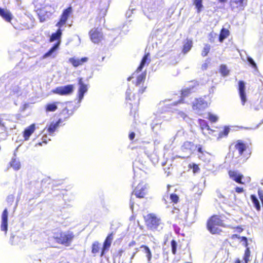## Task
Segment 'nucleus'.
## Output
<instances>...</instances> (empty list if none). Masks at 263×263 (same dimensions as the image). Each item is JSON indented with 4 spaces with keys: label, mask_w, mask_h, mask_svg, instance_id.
I'll use <instances>...</instances> for the list:
<instances>
[{
    "label": "nucleus",
    "mask_w": 263,
    "mask_h": 263,
    "mask_svg": "<svg viewBox=\"0 0 263 263\" xmlns=\"http://www.w3.org/2000/svg\"><path fill=\"white\" fill-rule=\"evenodd\" d=\"M72 12L71 7H69L67 9H65L60 19V21L57 24L56 26L59 27V28H61L62 26L64 25L68 18L70 14Z\"/></svg>",
    "instance_id": "f8f14e48"
},
{
    "label": "nucleus",
    "mask_w": 263,
    "mask_h": 263,
    "mask_svg": "<svg viewBox=\"0 0 263 263\" xmlns=\"http://www.w3.org/2000/svg\"><path fill=\"white\" fill-rule=\"evenodd\" d=\"M147 185L146 184H139L134 191L137 197L143 198L146 193Z\"/></svg>",
    "instance_id": "2eb2a0df"
},
{
    "label": "nucleus",
    "mask_w": 263,
    "mask_h": 263,
    "mask_svg": "<svg viewBox=\"0 0 263 263\" xmlns=\"http://www.w3.org/2000/svg\"><path fill=\"white\" fill-rule=\"evenodd\" d=\"M248 61L253 67L256 68V63L251 57H248Z\"/></svg>",
    "instance_id": "3c124183"
},
{
    "label": "nucleus",
    "mask_w": 263,
    "mask_h": 263,
    "mask_svg": "<svg viewBox=\"0 0 263 263\" xmlns=\"http://www.w3.org/2000/svg\"><path fill=\"white\" fill-rule=\"evenodd\" d=\"M208 223H211L213 225H216L217 226H222L223 222L217 216H214L211 218L208 221Z\"/></svg>",
    "instance_id": "cd10ccee"
},
{
    "label": "nucleus",
    "mask_w": 263,
    "mask_h": 263,
    "mask_svg": "<svg viewBox=\"0 0 263 263\" xmlns=\"http://www.w3.org/2000/svg\"><path fill=\"white\" fill-rule=\"evenodd\" d=\"M207 227L209 231L212 234H218L221 231V230L218 228V226L213 225L211 223H208Z\"/></svg>",
    "instance_id": "7c9ffc66"
},
{
    "label": "nucleus",
    "mask_w": 263,
    "mask_h": 263,
    "mask_svg": "<svg viewBox=\"0 0 263 263\" xmlns=\"http://www.w3.org/2000/svg\"><path fill=\"white\" fill-rule=\"evenodd\" d=\"M135 137V134L134 132H132L129 135V138L130 140H132L134 139Z\"/></svg>",
    "instance_id": "13d9d810"
},
{
    "label": "nucleus",
    "mask_w": 263,
    "mask_h": 263,
    "mask_svg": "<svg viewBox=\"0 0 263 263\" xmlns=\"http://www.w3.org/2000/svg\"><path fill=\"white\" fill-rule=\"evenodd\" d=\"M235 147L236 149L238 151L240 155H241L247 148L246 145L240 141H238V142L235 144Z\"/></svg>",
    "instance_id": "c85d7f7f"
},
{
    "label": "nucleus",
    "mask_w": 263,
    "mask_h": 263,
    "mask_svg": "<svg viewBox=\"0 0 263 263\" xmlns=\"http://www.w3.org/2000/svg\"><path fill=\"white\" fill-rule=\"evenodd\" d=\"M220 72L223 76H226L229 74V70L227 69V67L224 65H222L220 66Z\"/></svg>",
    "instance_id": "a18cd8bd"
},
{
    "label": "nucleus",
    "mask_w": 263,
    "mask_h": 263,
    "mask_svg": "<svg viewBox=\"0 0 263 263\" xmlns=\"http://www.w3.org/2000/svg\"><path fill=\"white\" fill-rule=\"evenodd\" d=\"M79 85L80 86L79 91H78V96H79V102L80 103L83 98L84 95L87 91V85H85L82 81V78H80L79 80Z\"/></svg>",
    "instance_id": "dca6fc26"
},
{
    "label": "nucleus",
    "mask_w": 263,
    "mask_h": 263,
    "mask_svg": "<svg viewBox=\"0 0 263 263\" xmlns=\"http://www.w3.org/2000/svg\"><path fill=\"white\" fill-rule=\"evenodd\" d=\"M88 60V59L87 57L82 58L81 59L70 58L69 59L68 61L73 65V66L77 67L79 66L82 65L83 63L87 62Z\"/></svg>",
    "instance_id": "f3484780"
},
{
    "label": "nucleus",
    "mask_w": 263,
    "mask_h": 263,
    "mask_svg": "<svg viewBox=\"0 0 263 263\" xmlns=\"http://www.w3.org/2000/svg\"><path fill=\"white\" fill-rule=\"evenodd\" d=\"M21 95L20 89L18 86H14L10 92V95L12 97H17Z\"/></svg>",
    "instance_id": "4c0bfd02"
},
{
    "label": "nucleus",
    "mask_w": 263,
    "mask_h": 263,
    "mask_svg": "<svg viewBox=\"0 0 263 263\" xmlns=\"http://www.w3.org/2000/svg\"><path fill=\"white\" fill-rule=\"evenodd\" d=\"M245 90V83L243 81H239L238 82V91L239 96L241 99V103L243 105H245V103L247 101Z\"/></svg>",
    "instance_id": "ddd939ff"
},
{
    "label": "nucleus",
    "mask_w": 263,
    "mask_h": 263,
    "mask_svg": "<svg viewBox=\"0 0 263 263\" xmlns=\"http://www.w3.org/2000/svg\"><path fill=\"white\" fill-rule=\"evenodd\" d=\"M193 147L194 144L192 142L189 141L185 142L182 145L181 149L185 154L180 157L182 158L188 157L191 154Z\"/></svg>",
    "instance_id": "4468645a"
},
{
    "label": "nucleus",
    "mask_w": 263,
    "mask_h": 263,
    "mask_svg": "<svg viewBox=\"0 0 263 263\" xmlns=\"http://www.w3.org/2000/svg\"><path fill=\"white\" fill-rule=\"evenodd\" d=\"M216 132L213 133L214 136H218L219 138H221L223 135L227 136L229 133L230 129L228 127H225L223 131L216 130Z\"/></svg>",
    "instance_id": "473e14b6"
},
{
    "label": "nucleus",
    "mask_w": 263,
    "mask_h": 263,
    "mask_svg": "<svg viewBox=\"0 0 263 263\" xmlns=\"http://www.w3.org/2000/svg\"><path fill=\"white\" fill-rule=\"evenodd\" d=\"M113 239V236L112 234L109 235L106 238L104 244H103V247L101 253V256H102L105 252V251L106 250H107L110 247L112 240Z\"/></svg>",
    "instance_id": "4be33fe9"
},
{
    "label": "nucleus",
    "mask_w": 263,
    "mask_h": 263,
    "mask_svg": "<svg viewBox=\"0 0 263 263\" xmlns=\"http://www.w3.org/2000/svg\"><path fill=\"white\" fill-rule=\"evenodd\" d=\"M235 263H241V261H240L239 259H237L236 260Z\"/></svg>",
    "instance_id": "69168bd1"
},
{
    "label": "nucleus",
    "mask_w": 263,
    "mask_h": 263,
    "mask_svg": "<svg viewBox=\"0 0 263 263\" xmlns=\"http://www.w3.org/2000/svg\"><path fill=\"white\" fill-rule=\"evenodd\" d=\"M61 35H62V30L60 29V28H59L58 29V30H57V31L55 33L52 34V35L50 37V41L53 42V41H57V40H58V41L56 44H55L53 45V46L47 53H46L44 54V58L51 56L53 54V53L55 51V50L58 48V47L60 44V39L61 38Z\"/></svg>",
    "instance_id": "f03ea898"
},
{
    "label": "nucleus",
    "mask_w": 263,
    "mask_h": 263,
    "mask_svg": "<svg viewBox=\"0 0 263 263\" xmlns=\"http://www.w3.org/2000/svg\"><path fill=\"white\" fill-rule=\"evenodd\" d=\"M159 112H157V114H154V120L153 121V122L151 124L152 129L153 130H154L155 126L159 125L161 123L160 119L158 118V117H159Z\"/></svg>",
    "instance_id": "2f4dec72"
},
{
    "label": "nucleus",
    "mask_w": 263,
    "mask_h": 263,
    "mask_svg": "<svg viewBox=\"0 0 263 263\" xmlns=\"http://www.w3.org/2000/svg\"><path fill=\"white\" fill-rule=\"evenodd\" d=\"M148 55H149L148 53H147V54H146V55H144V57L143 58V59H142V60L141 61V62L140 63V66L137 68L136 71L133 74L132 77H129L127 79V80L128 81H130L132 79L134 78V76H136L137 73H138L139 72L141 71V70L143 68L144 66L146 64V63H147V62L148 61Z\"/></svg>",
    "instance_id": "6ab92c4d"
},
{
    "label": "nucleus",
    "mask_w": 263,
    "mask_h": 263,
    "mask_svg": "<svg viewBox=\"0 0 263 263\" xmlns=\"http://www.w3.org/2000/svg\"><path fill=\"white\" fill-rule=\"evenodd\" d=\"M194 91L195 90H194V87H192V88L189 87V88H184V89H183L182 90L181 98H184L186 96H188L189 95H190L191 93L194 92Z\"/></svg>",
    "instance_id": "72a5a7b5"
},
{
    "label": "nucleus",
    "mask_w": 263,
    "mask_h": 263,
    "mask_svg": "<svg viewBox=\"0 0 263 263\" xmlns=\"http://www.w3.org/2000/svg\"><path fill=\"white\" fill-rule=\"evenodd\" d=\"M136 252H134V253H133V254L132 255V257H131V258H130L131 260H132V259H133L134 258V257L135 255H136Z\"/></svg>",
    "instance_id": "e2e57ef3"
},
{
    "label": "nucleus",
    "mask_w": 263,
    "mask_h": 263,
    "mask_svg": "<svg viewBox=\"0 0 263 263\" xmlns=\"http://www.w3.org/2000/svg\"><path fill=\"white\" fill-rule=\"evenodd\" d=\"M198 157L201 160L203 161L207 164L210 163L212 158V156L210 154L205 151H203L201 147L198 148Z\"/></svg>",
    "instance_id": "9d476101"
},
{
    "label": "nucleus",
    "mask_w": 263,
    "mask_h": 263,
    "mask_svg": "<svg viewBox=\"0 0 263 263\" xmlns=\"http://www.w3.org/2000/svg\"><path fill=\"white\" fill-rule=\"evenodd\" d=\"M235 191L238 193H241L243 192V189L242 187H237L235 189Z\"/></svg>",
    "instance_id": "4d7b16f0"
},
{
    "label": "nucleus",
    "mask_w": 263,
    "mask_h": 263,
    "mask_svg": "<svg viewBox=\"0 0 263 263\" xmlns=\"http://www.w3.org/2000/svg\"><path fill=\"white\" fill-rule=\"evenodd\" d=\"M170 198H171V200L172 201V202H173L175 203L178 202V199H179L178 196L176 194H172L170 195Z\"/></svg>",
    "instance_id": "8fccbe9b"
},
{
    "label": "nucleus",
    "mask_w": 263,
    "mask_h": 263,
    "mask_svg": "<svg viewBox=\"0 0 263 263\" xmlns=\"http://www.w3.org/2000/svg\"><path fill=\"white\" fill-rule=\"evenodd\" d=\"M147 226L152 230H159L162 228V223L160 218L154 214H149L146 218Z\"/></svg>",
    "instance_id": "f257e3e1"
},
{
    "label": "nucleus",
    "mask_w": 263,
    "mask_h": 263,
    "mask_svg": "<svg viewBox=\"0 0 263 263\" xmlns=\"http://www.w3.org/2000/svg\"><path fill=\"white\" fill-rule=\"evenodd\" d=\"M258 194L260 198V200H261L262 204L263 205V191L259 190L258 191Z\"/></svg>",
    "instance_id": "864d4df0"
},
{
    "label": "nucleus",
    "mask_w": 263,
    "mask_h": 263,
    "mask_svg": "<svg viewBox=\"0 0 263 263\" xmlns=\"http://www.w3.org/2000/svg\"><path fill=\"white\" fill-rule=\"evenodd\" d=\"M0 126H4V124L2 122V121L1 118H0Z\"/></svg>",
    "instance_id": "680f3d73"
},
{
    "label": "nucleus",
    "mask_w": 263,
    "mask_h": 263,
    "mask_svg": "<svg viewBox=\"0 0 263 263\" xmlns=\"http://www.w3.org/2000/svg\"><path fill=\"white\" fill-rule=\"evenodd\" d=\"M35 124H32L26 128L24 132V138L25 140H28L31 134L35 130Z\"/></svg>",
    "instance_id": "393cba45"
},
{
    "label": "nucleus",
    "mask_w": 263,
    "mask_h": 263,
    "mask_svg": "<svg viewBox=\"0 0 263 263\" xmlns=\"http://www.w3.org/2000/svg\"><path fill=\"white\" fill-rule=\"evenodd\" d=\"M229 175L230 177L235 181L236 182L239 183H242L241 180L243 177V176L239 173L237 171H230L229 172Z\"/></svg>",
    "instance_id": "aec40b11"
},
{
    "label": "nucleus",
    "mask_w": 263,
    "mask_h": 263,
    "mask_svg": "<svg viewBox=\"0 0 263 263\" xmlns=\"http://www.w3.org/2000/svg\"><path fill=\"white\" fill-rule=\"evenodd\" d=\"M177 243L175 240H172L171 241L172 252L173 254H176L177 250Z\"/></svg>",
    "instance_id": "49530a36"
},
{
    "label": "nucleus",
    "mask_w": 263,
    "mask_h": 263,
    "mask_svg": "<svg viewBox=\"0 0 263 263\" xmlns=\"http://www.w3.org/2000/svg\"><path fill=\"white\" fill-rule=\"evenodd\" d=\"M46 138H47V136H44L42 138V140H43V142L45 143H47V142L46 141Z\"/></svg>",
    "instance_id": "052dcab7"
},
{
    "label": "nucleus",
    "mask_w": 263,
    "mask_h": 263,
    "mask_svg": "<svg viewBox=\"0 0 263 263\" xmlns=\"http://www.w3.org/2000/svg\"><path fill=\"white\" fill-rule=\"evenodd\" d=\"M60 240H58V243L64 245L66 246H69L73 238V235L72 233L63 232L60 235Z\"/></svg>",
    "instance_id": "1a4fd4ad"
},
{
    "label": "nucleus",
    "mask_w": 263,
    "mask_h": 263,
    "mask_svg": "<svg viewBox=\"0 0 263 263\" xmlns=\"http://www.w3.org/2000/svg\"><path fill=\"white\" fill-rule=\"evenodd\" d=\"M229 31L226 29H222L221 31L219 36V41L222 42L229 35Z\"/></svg>",
    "instance_id": "e433bc0d"
},
{
    "label": "nucleus",
    "mask_w": 263,
    "mask_h": 263,
    "mask_svg": "<svg viewBox=\"0 0 263 263\" xmlns=\"http://www.w3.org/2000/svg\"><path fill=\"white\" fill-rule=\"evenodd\" d=\"M146 78V73H142L140 75L138 76L137 77V81L136 83V86H139L140 84L143 83Z\"/></svg>",
    "instance_id": "c9c22d12"
},
{
    "label": "nucleus",
    "mask_w": 263,
    "mask_h": 263,
    "mask_svg": "<svg viewBox=\"0 0 263 263\" xmlns=\"http://www.w3.org/2000/svg\"><path fill=\"white\" fill-rule=\"evenodd\" d=\"M207 107L208 103L201 98L195 99L193 103V109L197 114H199Z\"/></svg>",
    "instance_id": "0eeeda50"
},
{
    "label": "nucleus",
    "mask_w": 263,
    "mask_h": 263,
    "mask_svg": "<svg viewBox=\"0 0 263 263\" xmlns=\"http://www.w3.org/2000/svg\"><path fill=\"white\" fill-rule=\"evenodd\" d=\"M0 15L7 22H10L12 15L9 10L0 8Z\"/></svg>",
    "instance_id": "412c9836"
},
{
    "label": "nucleus",
    "mask_w": 263,
    "mask_h": 263,
    "mask_svg": "<svg viewBox=\"0 0 263 263\" xmlns=\"http://www.w3.org/2000/svg\"><path fill=\"white\" fill-rule=\"evenodd\" d=\"M131 94H132V90L129 88L127 89V90H126V100H132V98L130 97V95Z\"/></svg>",
    "instance_id": "603ef678"
},
{
    "label": "nucleus",
    "mask_w": 263,
    "mask_h": 263,
    "mask_svg": "<svg viewBox=\"0 0 263 263\" xmlns=\"http://www.w3.org/2000/svg\"><path fill=\"white\" fill-rule=\"evenodd\" d=\"M161 0H146L144 12H156L160 7Z\"/></svg>",
    "instance_id": "20e7f679"
},
{
    "label": "nucleus",
    "mask_w": 263,
    "mask_h": 263,
    "mask_svg": "<svg viewBox=\"0 0 263 263\" xmlns=\"http://www.w3.org/2000/svg\"><path fill=\"white\" fill-rule=\"evenodd\" d=\"M208 116V119L212 122H215L218 120V117L217 116L211 113H209Z\"/></svg>",
    "instance_id": "de8ad7c7"
},
{
    "label": "nucleus",
    "mask_w": 263,
    "mask_h": 263,
    "mask_svg": "<svg viewBox=\"0 0 263 263\" xmlns=\"http://www.w3.org/2000/svg\"><path fill=\"white\" fill-rule=\"evenodd\" d=\"M62 232L60 230H58L57 232H55L53 233V238L55 239L57 242H58V240H60L61 234H62Z\"/></svg>",
    "instance_id": "09e8293b"
},
{
    "label": "nucleus",
    "mask_w": 263,
    "mask_h": 263,
    "mask_svg": "<svg viewBox=\"0 0 263 263\" xmlns=\"http://www.w3.org/2000/svg\"><path fill=\"white\" fill-rule=\"evenodd\" d=\"M89 36L91 41L95 43H99L103 39V34L98 28H94L89 31Z\"/></svg>",
    "instance_id": "6e6552de"
},
{
    "label": "nucleus",
    "mask_w": 263,
    "mask_h": 263,
    "mask_svg": "<svg viewBox=\"0 0 263 263\" xmlns=\"http://www.w3.org/2000/svg\"><path fill=\"white\" fill-rule=\"evenodd\" d=\"M100 250V246L98 242H95L92 246V253L96 254L98 253Z\"/></svg>",
    "instance_id": "79ce46f5"
},
{
    "label": "nucleus",
    "mask_w": 263,
    "mask_h": 263,
    "mask_svg": "<svg viewBox=\"0 0 263 263\" xmlns=\"http://www.w3.org/2000/svg\"><path fill=\"white\" fill-rule=\"evenodd\" d=\"M248 0H230V7L232 11L238 12L243 10L247 5Z\"/></svg>",
    "instance_id": "39448f33"
},
{
    "label": "nucleus",
    "mask_w": 263,
    "mask_h": 263,
    "mask_svg": "<svg viewBox=\"0 0 263 263\" xmlns=\"http://www.w3.org/2000/svg\"><path fill=\"white\" fill-rule=\"evenodd\" d=\"M198 122L201 129L202 131V133L204 135L208 136L209 134L213 135V133L216 132V130L212 129L210 128L206 121L202 119H199Z\"/></svg>",
    "instance_id": "9b49d317"
},
{
    "label": "nucleus",
    "mask_w": 263,
    "mask_h": 263,
    "mask_svg": "<svg viewBox=\"0 0 263 263\" xmlns=\"http://www.w3.org/2000/svg\"><path fill=\"white\" fill-rule=\"evenodd\" d=\"M59 102L48 103L46 105L45 109L46 112L54 111L57 108V104H59Z\"/></svg>",
    "instance_id": "c756f323"
},
{
    "label": "nucleus",
    "mask_w": 263,
    "mask_h": 263,
    "mask_svg": "<svg viewBox=\"0 0 263 263\" xmlns=\"http://www.w3.org/2000/svg\"><path fill=\"white\" fill-rule=\"evenodd\" d=\"M251 198L254 205L257 210H259L260 209V203L257 199V197L255 195H251Z\"/></svg>",
    "instance_id": "58836bf2"
},
{
    "label": "nucleus",
    "mask_w": 263,
    "mask_h": 263,
    "mask_svg": "<svg viewBox=\"0 0 263 263\" xmlns=\"http://www.w3.org/2000/svg\"><path fill=\"white\" fill-rule=\"evenodd\" d=\"M130 12H129V11H127V13H126V15H128V16L129 17L130 16Z\"/></svg>",
    "instance_id": "774afa93"
},
{
    "label": "nucleus",
    "mask_w": 263,
    "mask_h": 263,
    "mask_svg": "<svg viewBox=\"0 0 263 263\" xmlns=\"http://www.w3.org/2000/svg\"><path fill=\"white\" fill-rule=\"evenodd\" d=\"M202 0H194V4L195 5L196 8L197 9V12L199 13L202 7Z\"/></svg>",
    "instance_id": "ea45409f"
},
{
    "label": "nucleus",
    "mask_w": 263,
    "mask_h": 263,
    "mask_svg": "<svg viewBox=\"0 0 263 263\" xmlns=\"http://www.w3.org/2000/svg\"><path fill=\"white\" fill-rule=\"evenodd\" d=\"M227 0H219V1L220 2V3H224L227 1Z\"/></svg>",
    "instance_id": "338daca9"
},
{
    "label": "nucleus",
    "mask_w": 263,
    "mask_h": 263,
    "mask_svg": "<svg viewBox=\"0 0 263 263\" xmlns=\"http://www.w3.org/2000/svg\"><path fill=\"white\" fill-rule=\"evenodd\" d=\"M250 256V251L249 250V248H247L245 252V255L243 257V259L245 260V263H247L248 261L249 260V257Z\"/></svg>",
    "instance_id": "c03bdc74"
},
{
    "label": "nucleus",
    "mask_w": 263,
    "mask_h": 263,
    "mask_svg": "<svg viewBox=\"0 0 263 263\" xmlns=\"http://www.w3.org/2000/svg\"><path fill=\"white\" fill-rule=\"evenodd\" d=\"M140 249L142 252L145 254L146 257L147 258L148 262L150 263L152 257V254L150 249L147 246L145 245L141 246Z\"/></svg>",
    "instance_id": "b1692460"
},
{
    "label": "nucleus",
    "mask_w": 263,
    "mask_h": 263,
    "mask_svg": "<svg viewBox=\"0 0 263 263\" xmlns=\"http://www.w3.org/2000/svg\"><path fill=\"white\" fill-rule=\"evenodd\" d=\"M15 238H16V239H17V238H18V237H15V236H13V237H12L11 238L10 240H11V243H12V245H15V244H16V243H15L14 242H13V239H15Z\"/></svg>",
    "instance_id": "bf43d9fd"
},
{
    "label": "nucleus",
    "mask_w": 263,
    "mask_h": 263,
    "mask_svg": "<svg viewBox=\"0 0 263 263\" xmlns=\"http://www.w3.org/2000/svg\"><path fill=\"white\" fill-rule=\"evenodd\" d=\"M193 45V43L191 40H187L186 42L184 44L183 49V51L184 53L189 51Z\"/></svg>",
    "instance_id": "f704fd0d"
},
{
    "label": "nucleus",
    "mask_w": 263,
    "mask_h": 263,
    "mask_svg": "<svg viewBox=\"0 0 263 263\" xmlns=\"http://www.w3.org/2000/svg\"><path fill=\"white\" fill-rule=\"evenodd\" d=\"M199 167L197 165L194 164L193 167V170L194 173L197 172L199 170Z\"/></svg>",
    "instance_id": "6e6d98bb"
},
{
    "label": "nucleus",
    "mask_w": 263,
    "mask_h": 263,
    "mask_svg": "<svg viewBox=\"0 0 263 263\" xmlns=\"http://www.w3.org/2000/svg\"><path fill=\"white\" fill-rule=\"evenodd\" d=\"M211 49V46L209 44H205L202 49L201 55L203 57H205L208 55Z\"/></svg>",
    "instance_id": "a19ab883"
},
{
    "label": "nucleus",
    "mask_w": 263,
    "mask_h": 263,
    "mask_svg": "<svg viewBox=\"0 0 263 263\" xmlns=\"http://www.w3.org/2000/svg\"><path fill=\"white\" fill-rule=\"evenodd\" d=\"M52 8L50 6H45L44 7L39 8L37 9L38 15L40 17V21L43 22L46 20L47 18L52 14Z\"/></svg>",
    "instance_id": "423d86ee"
},
{
    "label": "nucleus",
    "mask_w": 263,
    "mask_h": 263,
    "mask_svg": "<svg viewBox=\"0 0 263 263\" xmlns=\"http://www.w3.org/2000/svg\"><path fill=\"white\" fill-rule=\"evenodd\" d=\"M232 238H238L241 239V242H242V245L245 247H247L248 246V243H247V239L246 237H239L238 236V235L234 234L232 236Z\"/></svg>",
    "instance_id": "37998d69"
},
{
    "label": "nucleus",
    "mask_w": 263,
    "mask_h": 263,
    "mask_svg": "<svg viewBox=\"0 0 263 263\" xmlns=\"http://www.w3.org/2000/svg\"><path fill=\"white\" fill-rule=\"evenodd\" d=\"M176 97L178 98V96H177V95H175L174 97V98H173L168 99H166L164 101H163L162 102H160L159 105L160 106H162V105H164V104H165L166 105L171 104V105H176L178 103H180L182 101L183 98H182L181 99H180L179 100L177 101V100H175V98Z\"/></svg>",
    "instance_id": "5701e85b"
},
{
    "label": "nucleus",
    "mask_w": 263,
    "mask_h": 263,
    "mask_svg": "<svg viewBox=\"0 0 263 263\" xmlns=\"http://www.w3.org/2000/svg\"><path fill=\"white\" fill-rule=\"evenodd\" d=\"M178 115L179 116V117L182 118L183 119H184L186 117V114L182 111H178Z\"/></svg>",
    "instance_id": "5fc2aeb1"
},
{
    "label": "nucleus",
    "mask_w": 263,
    "mask_h": 263,
    "mask_svg": "<svg viewBox=\"0 0 263 263\" xmlns=\"http://www.w3.org/2000/svg\"><path fill=\"white\" fill-rule=\"evenodd\" d=\"M61 122V120H59L55 123H51L49 126L48 127L47 132L50 136H52L54 132L58 128L59 124Z\"/></svg>",
    "instance_id": "a878e982"
},
{
    "label": "nucleus",
    "mask_w": 263,
    "mask_h": 263,
    "mask_svg": "<svg viewBox=\"0 0 263 263\" xmlns=\"http://www.w3.org/2000/svg\"><path fill=\"white\" fill-rule=\"evenodd\" d=\"M8 215L7 209H5L2 215L1 230L5 231V233H6L8 228Z\"/></svg>",
    "instance_id": "a211bd4d"
},
{
    "label": "nucleus",
    "mask_w": 263,
    "mask_h": 263,
    "mask_svg": "<svg viewBox=\"0 0 263 263\" xmlns=\"http://www.w3.org/2000/svg\"><path fill=\"white\" fill-rule=\"evenodd\" d=\"M237 230L239 232H240L242 231V229L241 228H237Z\"/></svg>",
    "instance_id": "0e129e2a"
},
{
    "label": "nucleus",
    "mask_w": 263,
    "mask_h": 263,
    "mask_svg": "<svg viewBox=\"0 0 263 263\" xmlns=\"http://www.w3.org/2000/svg\"><path fill=\"white\" fill-rule=\"evenodd\" d=\"M73 85H67L63 86H59L52 90L54 93L61 96H67L71 94L74 90Z\"/></svg>",
    "instance_id": "7ed1b4c3"
},
{
    "label": "nucleus",
    "mask_w": 263,
    "mask_h": 263,
    "mask_svg": "<svg viewBox=\"0 0 263 263\" xmlns=\"http://www.w3.org/2000/svg\"><path fill=\"white\" fill-rule=\"evenodd\" d=\"M10 165L15 171H18L21 166L20 160L15 157L12 158L10 162Z\"/></svg>",
    "instance_id": "bb28decb"
}]
</instances>
